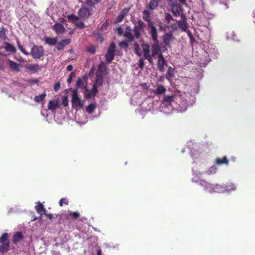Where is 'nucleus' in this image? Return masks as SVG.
<instances>
[{"label":"nucleus","instance_id":"47","mask_svg":"<svg viewBox=\"0 0 255 255\" xmlns=\"http://www.w3.org/2000/svg\"><path fill=\"white\" fill-rule=\"evenodd\" d=\"M83 85H84L83 80L81 78H79L76 83V88H81L83 86Z\"/></svg>","mask_w":255,"mask_h":255},{"label":"nucleus","instance_id":"61","mask_svg":"<svg viewBox=\"0 0 255 255\" xmlns=\"http://www.w3.org/2000/svg\"><path fill=\"white\" fill-rule=\"evenodd\" d=\"M16 60L20 63L24 62V59L21 56H20L18 58L16 59Z\"/></svg>","mask_w":255,"mask_h":255},{"label":"nucleus","instance_id":"7","mask_svg":"<svg viewBox=\"0 0 255 255\" xmlns=\"http://www.w3.org/2000/svg\"><path fill=\"white\" fill-rule=\"evenodd\" d=\"M150 30V34L151 35V37L152 39L154 42V43L159 42L157 39V32L156 27L154 26V24H151L148 26Z\"/></svg>","mask_w":255,"mask_h":255},{"label":"nucleus","instance_id":"60","mask_svg":"<svg viewBox=\"0 0 255 255\" xmlns=\"http://www.w3.org/2000/svg\"><path fill=\"white\" fill-rule=\"evenodd\" d=\"M45 216H46L50 220H51L53 218V215L52 214H47L46 213V211L45 212V214H44Z\"/></svg>","mask_w":255,"mask_h":255},{"label":"nucleus","instance_id":"17","mask_svg":"<svg viewBox=\"0 0 255 255\" xmlns=\"http://www.w3.org/2000/svg\"><path fill=\"white\" fill-rule=\"evenodd\" d=\"M23 238L24 237L22 232H17L13 236V239L12 240V243L16 245L17 243L22 240Z\"/></svg>","mask_w":255,"mask_h":255},{"label":"nucleus","instance_id":"32","mask_svg":"<svg viewBox=\"0 0 255 255\" xmlns=\"http://www.w3.org/2000/svg\"><path fill=\"white\" fill-rule=\"evenodd\" d=\"M6 30L3 26L0 27V38L5 40L7 39V37L6 35Z\"/></svg>","mask_w":255,"mask_h":255},{"label":"nucleus","instance_id":"12","mask_svg":"<svg viewBox=\"0 0 255 255\" xmlns=\"http://www.w3.org/2000/svg\"><path fill=\"white\" fill-rule=\"evenodd\" d=\"M131 29L129 26L127 25L126 30L123 33V36L127 38L129 42H131L134 39V36L131 33Z\"/></svg>","mask_w":255,"mask_h":255},{"label":"nucleus","instance_id":"10","mask_svg":"<svg viewBox=\"0 0 255 255\" xmlns=\"http://www.w3.org/2000/svg\"><path fill=\"white\" fill-rule=\"evenodd\" d=\"M151 54L150 55L153 57H155L157 55L158 56L160 52V47L159 46V42L155 43L151 46Z\"/></svg>","mask_w":255,"mask_h":255},{"label":"nucleus","instance_id":"19","mask_svg":"<svg viewBox=\"0 0 255 255\" xmlns=\"http://www.w3.org/2000/svg\"><path fill=\"white\" fill-rule=\"evenodd\" d=\"M215 163L219 165L222 164L228 165L229 164V160L228 159L226 156H224L223 158L217 157L215 161Z\"/></svg>","mask_w":255,"mask_h":255},{"label":"nucleus","instance_id":"55","mask_svg":"<svg viewBox=\"0 0 255 255\" xmlns=\"http://www.w3.org/2000/svg\"><path fill=\"white\" fill-rule=\"evenodd\" d=\"M138 66L141 69L143 68L144 66V62L143 59L140 58L138 61Z\"/></svg>","mask_w":255,"mask_h":255},{"label":"nucleus","instance_id":"58","mask_svg":"<svg viewBox=\"0 0 255 255\" xmlns=\"http://www.w3.org/2000/svg\"><path fill=\"white\" fill-rule=\"evenodd\" d=\"M117 33L119 35H123V29L122 28V27H121V26L117 28Z\"/></svg>","mask_w":255,"mask_h":255},{"label":"nucleus","instance_id":"53","mask_svg":"<svg viewBox=\"0 0 255 255\" xmlns=\"http://www.w3.org/2000/svg\"><path fill=\"white\" fill-rule=\"evenodd\" d=\"M56 44V48L58 50H61L63 49L64 47L60 41L58 43L57 42Z\"/></svg>","mask_w":255,"mask_h":255},{"label":"nucleus","instance_id":"40","mask_svg":"<svg viewBox=\"0 0 255 255\" xmlns=\"http://www.w3.org/2000/svg\"><path fill=\"white\" fill-rule=\"evenodd\" d=\"M87 52L91 54H95L96 51V47L93 45L88 46L87 48Z\"/></svg>","mask_w":255,"mask_h":255},{"label":"nucleus","instance_id":"16","mask_svg":"<svg viewBox=\"0 0 255 255\" xmlns=\"http://www.w3.org/2000/svg\"><path fill=\"white\" fill-rule=\"evenodd\" d=\"M173 40V35L171 33H166L163 36V42L166 46H169Z\"/></svg>","mask_w":255,"mask_h":255},{"label":"nucleus","instance_id":"3","mask_svg":"<svg viewBox=\"0 0 255 255\" xmlns=\"http://www.w3.org/2000/svg\"><path fill=\"white\" fill-rule=\"evenodd\" d=\"M144 27V22L141 20H138L137 24L134 25L133 30V32L134 33V34L133 35L134 36V39H138L140 38Z\"/></svg>","mask_w":255,"mask_h":255},{"label":"nucleus","instance_id":"56","mask_svg":"<svg viewBox=\"0 0 255 255\" xmlns=\"http://www.w3.org/2000/svg\"><path fill=\"white\" fill-rule=\"evenodd\" d=\"M145 59H147L149 63L151 64H153V57L151 56L150 55L147 56L146 57H144Z\"/></svg>","mask_w":255,"mask_h":255},{"label":"nucleus","instance_id":"24","mask_svg":"<svg viewBox=\"0 0 255 255\" xmlns=\"http://www.w3.org/2000/svg\"><path fill=\"white\" fill-rule=\"evenodd\" d=\"M59 107V103L57 101L51 100L49 102L48 108V109L54 111L56 108Z\"/></svg>","mask_w":255,"mask_h":255},{"label":"nucleus","instance_id":"31","mask_svg":"<svg viewBox=\"0 0 255 255\" xmlns=\"http://www.w3.org/2000/svg\"><path fill=\"white\" fill-rule=\"evenodd\" d=\"M46 96L45 92L43 93L41 95L35 96L34 98V100L36 103H40L43 101Z\"/></svg>","mask_w":255,"mask_h":255},{"label":"nucleus","instance_id":"18","mask_svg":"<svg viewBox=\"0 0 255 255\" xmlns=\"http://www.w3.org/2000/svg\"><path fill=\"white\" fill-rule=\"evenodd\" d=\"M171 11L175 16H178L180 14V7L178 6L177 3H173L171 4Z\"/></svg>","mask_w":255,"mask_h":255},{"label":"nucleus","instance_id":"13","mask_svg":"<svg viewBox=\"0 0 255 255\" xmlns=\"http://www.w3.org/2000/svg\"><path fill=\"white\" fill-rule=\"evenodd\" d=\"M43 41L45 44H47L49 46H53L56 45L57 42V37H50L47 36H45L44 37Z\"/></svg>","mask_w":255,"mask_h":255},{"label":"nucleus","instance_id":"6","mask_svg":"<svg viewBox=\"0 0 255 255\" xmlns=\"http://www.w3.org/2000/svg\"><path fill=\"white\" fill-rule=\"evenodd\" d=\"M6 62L11 71L19 72L20 71L19 64L10 59H7Z\"/></svg>","mask_w":255,"mask_h":255},{"label":"nucleus","instance_id":"43","mask_svg":"<svg viewBox=\"0 0 255 255\" xmlns=\"http://www.w3.org/2000/svg\"><path fill=\"white\" fill-rule=\"evenodd\" d=\"M103 84V78L102 77H97L95 83L94 85H96V86H101Z\"/></svg>","mask_w":255,"mask_h":255},{"label":"nucleus","instance_id":"46","mask_svg":"<svg viewBox=\"0 0 255 255\" xmlns=\"http://www.w3.org/2000/svg\"><path fill=\"white\" fill-rule=\"evenodd\" d=\"M128 42H129L128 41H128L123 40V41H121V42H120L119 46L121 48H127L128 46Z\"/></svg>","mask_w":255,"mask_h":255},{"label":"nucleus","instance_id":"51","mask_svg":"<svg viewBox=\"0 0 255 255\" xmlns=\"http://www.w3.org/2000/svg\"><path fill=\"white\" fill-rule=\"evenodd\" d=\"M62 104L64 107H67L68 106V100L67 96H63L62 99Z\"/></svg>","mask_w":255,"mask_h":255},{"label":"nucleus","instance_id":"36","mask_svg":"<svg viewBox=\"0 0 255 255\" xmlns=\"http://www.w3.org/2000/svg\"><path fill=\"white\" fill-rule=\"evenodd\" d=\"M7 242H9V240L8 238V234L4 233L0 238V243L4 244L5 243H7Z\"/></svg>","mask_w":255,"mask_h":255},{"label":"nucleus","instance_id":"27","mask_svg":"<svg viewBox=\"0 0 255 255\" xmlns=\"http://www.w3.org/2000/svg\"><path fill=\"white\" fill-rule=\"evenodd\" d=\"M144 57H146L150 54V45L148 43H143L141 44Z\"/></svg>","mask_w":255,"mask_h":255},{"label":"nucleus","instance_id":"5","mask_svg":"<svg viewBox=\"0 0 255 255\" xmlns=\"http://www.w3.org/2000/svg\"><path fill=\"white\" fill-rule=\"evenodd\" d=\"M92 8L82 7L78 11V13L79 16L83 18H87L91 14Z\"/></svg>","mask_w":255,"mask_h":255},{"label":"nucleus","instance_id":"21","mask_svg":"<svg viewBox=\"0 0 255 255\" xmlns=\"http://www.w3.org/2000/svg\"><path fill=\"white\" fill-rule=\"evenodd\" d=\"M175 75V69L173 68H172L171 66H170L168 70L166 73V79L169 81H171L172 80L174 76Z\"/></svg>","mask_w":255,"mask_h":255},{"label":"nucleus","instance_id":"37","mask_svg":"<svg viewBox=\"0 0 255 255\" xmlns=\"http://www.w3.org/2000/svg\"><path fill=\"white\" fill-rule=\"evenodd\" d=\"M100 0H86V4L90 7L93 6L99 2Z\"/></svg>","mask_w":255,"mask_h":255},{"label":"nucleus","instance_id":"64","mask_svg":"<svg viewBox=\"0 0 255 255\" xmlns=\"http://www.w3.org/2000/svg\"><path fill=\"white\" fill-rule=\"evenodd\" d=\"M142 87L144 88H146V89H147V84L146 83H144L142 85Z\"/></svg>","mask_w":255,"mask_h":255},{"label":"nucleus","instance_id":"63","mask_svg":"<svg viewBox=\"0 0 255 255\" xmlns=\"http://www.w3.org/2000/svg\"><path fill=\"white\" fill-rule=\"evenodd\" d=\"M179 2L181 3H182V4H185L186 3V0H179Z\"/></svg>","mask_w":255,"mask_h":255},{"label":"nucleus","instance_id":"26","mask_svg":"<svg viewBox=\"0 0 255 255\" xmlns=\"http://www.w3.org/2000/svg\"><path fill=\"white\" fill-rule=\"evenodd\" d=\"M26 69L31 72L35 73V72H37L38 70H40L41 67L37 64H30V65H29L28 66H27L26 67Z\"/></svg>","mask_w":255,"mask_h":255},{"label":"nucleus","instance_id":"41","mask_svg":"<svg viewBox=\"0 0 255 255\" xmlns=\"http://www.w3.org/2000/svg\"><path fill=\"white\" fill-rule=\"evenodd\" d=\"M133 48H134V51H135V53L138 56H141V53L139 51H140V47H139V45H138V44L137 43H135L134 44Z\"/></svg>","mask_w":255,"mask_h":255},{"label":"nucleus","instance_id":"52","mask_svg":"<svg viewBox=\"0 0 255 255\" xmlns=\"http://www.w3.org/2000/svg\"><path fill=\"white\" fill-rule=\"evenodd\" d=\"M60 42L62 43L64 47L65 46L68 45L71 42L70 39H62L60 41Z\"/></svg>","mask_w":255,"mask_h":255},{"label":"nucleus","instance_id":"30","mask_svg":"<svg viewBox=\"0 0 255 255\" xmlns=\"http://www.w3.org/2000/svg\"><path fill=\"white\" fill-rule=\"evenodd\" d=\"M9 248V242H7L4 244L0 245V253H5L8 252Z\"/></svg>","mask_w":255,"mask_h":255},{"label":"nucleus","instance_id":"38","mask_svg":"<svg viewBox=\"0 0 255 255\" xmlns=\"http://www.w3.org/2000/svg\"><path fill=\"white\" fill-rule=\"evenodd\" d=\"M71 217L72 219H77L80 217V214L77 212L70 213L67 217Z\"/></svg>","mask_w":255,"mask_h":255},{"label":"nucleus","instance_id":"2","mask_svg":"<svg viewBox=\"0 0 255 255\" xmlns=\"http://www.w3.org/2000/svg\"><path fill=\"white\" fill-rule=\"evenodd\" d=\"M84 102L79 97L78 90L74 89L72 94V108L77 110L78 109H83L84 106Z\"/></svg>","mask_w":255,"mask_h":255},{"label":"nucleus","instance_id":"23","mask_svg":"<svg viewBox=\"0 0 255 255\" xmlns=\"http://www.w3.org/2000/svg\"><path fill=\"white\" fill-rule=\"evenodd\" d=\"M4 44L5 45L4 48L6 51L11 53H15L16 52L15 47L11 44L8 42H4Z\"/></svg>","mask_w":255,"mask_h":255},{"label":"nucleus","instance_id":"49","mask_svg":"<svg viewBox=\"0 0 255 255\" xmlns=\"http://www.w3.org/2000/svg\"><path fill=\"white\" fill-rule=\"evenodd\" d=\"M226 188L228 191L234 190L236 189V187L233 183H229L228 185H227Z\"/></svg>","mask_w":255,"mask_h":255},{"label":"nucleus","instance_id":"62","mask_svg":"<svg viewBox=\"0 0 255 255\" xmlns=\"http://www.w3.org/2000/svg\"><path fill=\"white\" fill-rule=\"evenodd\" d=\"M97 255H102V250L100 249H98L97 251Z\"/></svg>","mask_w":255,"mask_h":255},{"label":"nucleus","instance_id":"35","mask_svg":"<svg viewBox=\"0 0 255 255\" xmlns=\"http://www.w3.org/2000/svg\"><path fill=\"white\" fill-rule=\"evenodd\" d=\"M96 107L95 104L92 103L90 104L88 107H86V111L89 114H92L94 112Z\"/></svg>","mask_w":255,"mask_h":255},{"label":"nucleus","instance_id":"42","mask_svg":"<svg viewBox=\"0 0 255 255\" xmlns=\"http://www.w3.org/2000/svg\"><path fill=\"white\" fill-rule=\"evenodd\" d=\"M115 44L113 42H112L110 44L107 52L115 54Z\"/></svg>","mask_w":255,"mask_h":255},{"label":"nucleus","instance_id":"57","mask_svg":"<svg viewBox=\"0 0 255 255\" xmlns=\"http://www.w3.org/2000/svg\"><path fill=\"white\" fill-rule=\"evenodd\" d=\"M60 84L59 82H58L56 84H54V90L55 91H58L60 90Z\"/></svg>","mask_w":255,"mask_h":255},{"label":"nucleus","instance_id":"54","mask_svg":"<svg viewBox=\"0 0 255 255\" xmlns=\"http://www.w3.org/2000/svg\"><path fill=\"white\" fill-rule=\"evenodd\" d=\"M75 73L74 72H71L68 78L67 79V82L68 84H70L72 81L73 77L75 76Z\"/></svg>","mask_w":255,"mask_h":255},{"label":"nucleus","instance_id":"22","mask_svg":"<svg viewBox=\"0 0 255 255\" xmlns=\"http://www.w3.org/2000/svg\"><path fill=\"white\" fill-rule=\"evenodd\" d=\"M35 210L37 213L42 216L43 214H45L46 209L44 206L40 203H38V204L35 207Z\"/></svg>","mask_w":255,"mask_h":255},{"label":"nucleus","instance_id":"20","mask_svg":"<svg viewBox=\"0 0 255 255\" xmlns=\"http://www.w3.org/2000/svg\"><path fill=\"white\" fill-rule=\"evenodd\" d=\"M166 91V89L163 85H158L156 89L153 90L152 92L156 95H160L164 94Z\"/></svg>","mask_w":255,"mask_h":255},{"label":"nucleus","instance_id":"25","mask_svg":"<svg viewBox=\"0 0 255 255\" xmlns=\"http://www.w3.org/2000/svg\"><path fill=\"white\" fill-rule=\"evenodd\" d=\"M159 3V0H150L147 7L150 10H153L158 6Z\"/></svg>","mask_w":255,"mask_h":255},{"label":"nucleus","instance_id":"28","mask_svg":"<svg viewBox=\"0 0 255 255\" xmlns=\"http://www.w3.org/2000/svg\"><path fill=\"white\" fill-rule=\"evenodd\" d=\"M178 26L179 28L184 31H187L188 30V26L187 23L185 20H179L177 22Z\"/></svg>","mask_w":255,"mask_h":255},{"label":"nucleus","instance_id":"39","mask_svg":"<svg viewBox=\"0 0 255 255\" xmlns=\"http://www.w3.org/2000/svg\"><path fill=\"white\" fill-rule=\"evenodd\" d=\"M68 19L73 23H75L79 19V17L74 14H71L68 16Z\"/></svg>","mask_w":255,"mask_h":255},{"label":"nucleus","instance_id":"45","mask_svg":"<svg viewBox=\"0 0 255 255\" xmlns=\"http://www.w3.org/2000/svg\"><path fill=\"white\" fill-rule=\"evenodd\" d=\"M165 19L166 20L167 23H169L171 20H174L173 16L169 13L165 12Z\"/></svg>","mask_w":255,"mask_h":255},{"label":"nucleus","instance_id":"11","mask_svg":"<svg viewBox=\"0 0 255 255\" xmlns=\"http://www.w3.org/2000/svg\"><path fill=\"white\" fill-rule=\"evenodd\" d=\"M175 98L176 96L175 95H166L163 98L162 104L166 106L170 105L172 102L175 101Z\"/></svg>","mask_w":255,"mask_h":255},{"label":"nucleus","instance_id":"1","mask_svg":"<svg viewBox=\"0 0 255 255\" xmlns=\"http://www.w3.org/2000/svg\"><path fill=\"white\" fill-rule=\"evenodd\" d=\"M15 40L17 46L20 51L24 55H29V53L25 49L23 46L20 44L18 38L17 37ZM30 54L34 59H40L44 55L43 47L41 46H38L36 45H34L31 48Z\"/></svg>","mask_w":255,"mask_h":255},{"label":"nucleus","instance_id":"15","mask_svg":"<svg viewBox=\"0 0 255 255\" xmlns=\"http://www.w3.org/2000/svg\"><path fill=\"white\" fill-rule=\"evenodd\" d=\"M143 19L147 22L148 26L152 24H154V21H152L150 18V13L149 10L145 9L143 11Z\"/></svg>","mask_w":255,"mask_h":255},{"label":"nucleus","instance_id":"14","mask_svg":"<svg viewBox=\"0 0 255 255\" xmlns=\"http://www.w3.org/2000/svg\"><path fill=\"white\" fill-rule=\"evenodd\" d=\"M52 27L57 34H62L65 31V28L62 24L59 23H55Z\"/></svg>","mask_w":255,"mask_h":255},{"label":"nucleus","instance_id":"4","mask_svg":"<svg viewBox=\"0 0 255 255\" xmlns=\"http://www.w3.org/2000/svg\"><path fill=\"white\" fill-rule=\"evenodd\" d=\"M167 61L164 58V56L162 53H159L158 56L157 60V68L158 70L161 72L164 71V66L167 65Z\"/></svg>","mask_w":255,"mask_h":255},{"label":"nucleus","instance_id":"29","mask_svg":"<svg viewBox=\"0 0 255 255\" xmlns=\"http://www.w3.org/2000/svg\"><path fill=\"white\" fill-rule=\"evenodd\" d=\"M98 92L97 87L96 85H93L91 91L87 93L86 95V98L88 99L90 98L92 96H95Z\"/></svg>","mask_w":255,"mask_h":255},{"label":"nucleus","instance_id":"44","mask_svg":"<svg viewBox=\"0 0 255 255\" xmlns=\"http://www.w3.org/2000/svg\"><path fill=\"white\" fill-rule=\"evenodd\" d=\"M77 28L83 29L85 27V23L82 21H78V20L74 23Z\"/></svg>","mask_w":255,"mask_h":255},{"label":"nucleus","instance_id":"9","mask_svg":"<svg viewBox=\"0 0 255 255\" xmlns=\"http://www.w3.org/2000/svg\"><path fill=\"white\" fill-rule=\"evenodd\" d=\"M200 185L204 188L205 190L210 193L215 191L214 185L206 181H201L200 182Z\"/></svg>","mask_w":255,"mask_h":255},{"label":"nucleus","instance_id":"33","mask_svg":"<svg viewBox=\"0 0 255 255\" xmlns=\"http://www.w3.org/2000/svg\"><path fill=\"white\" fill-rule=\"evenodd\" d=\"M115 54L107 52L105 55V59L107 62L109 63H111L114 59Z\"/></svg>","mask_w":255,"mask_h":255},{"label":"nucleus","instance_id":"48","mask_svg":"<svg viewBox=\"0 0 255 255\" xmlns=\"http://www.w3.org/2000/svg\"><path fill=\"white\" fill-rule=\"evenodd\" d=\"M64 204H65V205L68 204V201L66 198H62L59 201V205L60 206L62 207Z\"/></svg>","mask_w":255,"mask_h":255},{"label":"nucleus","instance_id":"8","mask_svg":"<svg viewBox=\"0 0 255 255\" xmlns=\"http://www.w3.org/2000/svg\"><path fill=\"white\" fill-rule=\"evenodd\" d=\"M129 8H125L120 12L119 15L115 19V23H118L121 22L126 15L128 13L129 11Z\"/></svg>","mask_w":255,"mask_h":255},{"label":"nucleus","instance_id":"59","mask_svg":"<svg viewBox=\"0 0 255 255\" xmlns=\"http://www.w3.org/2000/svg\"><path fill=\"white\" fill-rule=\"evenodd\" d=\"M73 69V66L72 65H69L67 68L66 70L68 71H71Z\"/></svg>","mask_w":255,"mask_h":255},{"label":"nucleus","instance_id":"50","mask_svg":"<svg viewBox=\"0 0 255 255\" xmlns=\"http://www.w3.org/2000/svg\"><path fill=\"white\" fill-rule=\"evenodd\" d=\"M216 170H217L216 167L215 166H212L207 171V173L208 174H214V173H216Z\"/></svg>","mask_w":255,"mask_h":255},{"label":"nucleus","instance_id":"34","mask_svg":"<svg viewBox=\"0 0 255 255\" xmlns=\"http://www.w3.org/2000/svg\"><path fill=\"white\" fill-rule=\"evenodd\" d=\"M107 70V67L103 61H101L98 65V71L100 73H104Z\"/></svg>","mask_w":255,"mask_h":255}]
</instances>
